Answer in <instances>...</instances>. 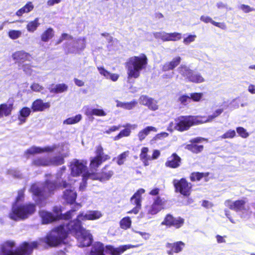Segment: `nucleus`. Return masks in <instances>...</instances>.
<instances>
[{"label":"nucleus","mask_w":255,"mask_h":255,"mask_svg":"<svg viewBox=\"0 0 255 255\" xmlns=\"http://www.w3.org/2000/svg\"><path fill=\"white\" fill-rule=\"evenodd\" d=\"M14 246L13 241H7L4 242L0 246V255H31L33 250L38 247L39 243L37 241L30 243L23 242L14 251L11 250Z\"/></svg>","instance_id":"1"},{"label":"nucleus","mask_w":255,"mask_h":255,"mask_svg":"<svg viewBox=\"0 0 255 255\" xmlns=\"http://www.w3.org/2000/svg\"><path fill=\"white\" fill-rule=\"evenodd\" d=\"M147 64L148 58L144 53L129 58L125 63L128 79L138 78L141 71L146 68Z\"/></svg>","instance_id":"2"},{"label":"nucleus","mask_w":255,"mask_h":255,"mask_svg":"<svg viewBox=\"0 0 255 255\" xmlns=\"http://www.w3.org/2000/svg\"><path fill=\"white\" fill-rule=\"evenodd\" d=\"M199 116H180L174 119V123L169 124L168 130L183 132L189 130L192 127L202 124Z\"/></svg>","instance_id":"3"},{"label":"nucleus","mask_w":255,"mask_h":255,"mask_svg":"<svg viewBox=\"0 0 255 255\" xmlns=\"http://www.w3.org/2000/svg\"><path fill=\"white\" fill-rule=\"evenodd\" d=\"M35 211V207L33 204L28 203L20 205L14 204L12 207L8 217L14 221L23 220L34 213Z\"/></svg>","instance_id":"4"},{"label":"nucleus","mask_w":255,"mask_h":255,"mask_svg":"<svg viewBox=\"0 0 255 255\" xmlns=\"http://www.w3.org/2000/svg\"><path fill=\"white\" fill-rule=\"evenodd\" d=\"M60 225L54 228L52 233L45 236L44 239V243L50 247H56L64 243L67 238V234L63 230Z\"/></svg>","instance_id":"5"},{"label":"nucleus","mask_w":255,"mask_h":255,"mask_svg":"<svg viewBox=\"0 0 255 255\" xmlns=\"http://www.w3.org/2000/svg\"><path fill=\"white\" fill-rule=\"evenodd\" d=\"M95 153L96 156L91 157L90 158L89 167L91 170L97 171L102 163L110 159L111 157L104 153V148L101 144L96 147Z\"/></svg>","instance_id":"6"},{"label":"nucleus","mask_w":255,"mask_h":255,"mask_svg":"<svg viewBox=\"0 0 255 255\" xmlns=\"http://www.w3.org/2000/svg\"><path fill=\"white\" fill-rule=\"evenodd\" d=\"M62 227L63 231L67 234L68 238L70 233L74 234L76 236L79 235L81 233L85 232L86 230L82 226V221L77 216L76 218L71 220L67 224L60 225Z\"/></svg>","instance_id":"7"},{"label":"nucleus","mask_w":255,"mask_h":255,"mask_svg":"<svg viewBox=\"0 0 255 255\" xmlns=\"http://www.w3.org/2000/svg\"><path fill=\"white\" fill-rule=\"evenodd\" d=\"M173 184L175 192L179 193L185 197H188L191 194L192 185L185 178H182L180 180L174 179Z\"/></svg>","instance_id":"8"},{"label":"nucleus","mask_w":255,"mask_h":255,"mask_svg":"<svg viewBox=\"0 0 255 255\" xmlns=\"http://www.w3.org/2000/svg\"><path fill=\"white\" fill-rule=\"evenodd\" d=\"M184 224V219L181 217H174L170 214H167L161 225L168 228L174 227L175 229L181 228Z\"/></svg>","instance_id":"9"},{"label":"nucleus","mask_w":255,"mask_h":255,"mask_svg":"<svg viewBox=\"0 0 255 255\" xmlns=\"http://www.w3.org/2000/svg\"><path fill=\"white\" fill-rule=\"evenodd\" d=\"M142 245V244L137 245H121L117 248L114 247L111 245H106L105 246V253L110 255H121L124 252L128 249L132 248H138Z\"/></svg>","instance_id":"10"},{"label":"nucleus","mask_w":255,"mask_h":255,"mask_svg":"<svg viewBox=\"0 0 255 255\" xmlns=\"http://www.w3.org/2000/svg\"><path fill=\"white\" fill-rule=\"evenodd\" d=\"M144 192L145 190L144 189L140 188L138 189L130 198L131 203L135 206L132 210L128 211V213H134L136 214L138 213L141 207V195Z\"/></svg>","instance_id":"11"},{"label":"nucleus","mask_w":255,"mask_h":255,"mask_svg":"<svg viewBox=\"0 0 255 255\" xmlns=\"http://www.w3.org/2000/svg\"><path fill=\"white\" fill-rule=\"evenodd\" d=\"M114 173V168L110 167L109 164H107L102 168L99 173L96 174V177L93 179L104 182L110 180Z\"/></svg>","instance_id":"12"},{"label":"nucleus","mask_w":255,"mask_h":255,"mask_svg":"<svg viewBox=\"0 0 255 255\" xmlns=\"http://www.w3.org/2000/svg\"><path fill=\"white\" fill-rule=\"evenodd\" d=\"M166 200L160 196H157L154 200L148 213L151 215H155L164 208Z\"/></svg>","instance_id":"13"},{"label":"nucleus","mask_w":255,"mask_h":255,"mask_svg":"<svg viewBox=\"0 0 255 255\" xmlns=\"http://www.w3.org/2000/svg\"><path fill=\"white\" fill-rule=\"evenodd\" d=\"M225 205L230 210L237 212L245 210L246 201L244 200H237L232 202L231 200L228 199L225 202Z\"/></svg>","instance_id":"14"},{"label":"nucleus","mask_w":255,"mask_h":255,"mask_svg":"<svg viewBox=\"0 0 255 255\" xmlns=\"http://www.w3.org/2000/svg\"><path fill=\"white\" fill-rule=\"evenodd\" d=\"M50 107L49 102H43L42 99H37L32 102L31 109L33 112H43L49 109Z\"/></svg>","instance_id":"15"},{"label":"nucleus","mask_w":255,"mask_h":255,"mask_svg":"<svg viewBox=\"0 0 255 255\" xmlns=\"http://www.w3.org/2000/svg\"><path fill=\"white\" fill-rule=\"evenodd\" d=\"M181 158L176 153H173L165 163L166 167L170 168H177L181 165Z\"/></svg>","instance_id":"16"},{"label":"nucleus","mask_w":255,"mask_h":255,"mask_svg":"<svg viewBox=\"0 0 255 255\" xmlns=\"http://www.w3.org/2000/svg\"><path fill=\"white\" fill-rule=\"evenodd\" d=\"M185 244L182 241H178L174 243H167L166 247L169 249L167 253L169 255H173L181 252L185 247Z\"/></svg>","instance_id":"17"},{"label":"nucleus","mask_w":255,"mask_h":255,"mask_svg":"<svg viewBox=\"0 0 255 255\" xmlns=\"http://www.w3.org/2000/svg\"><path fill=\"white\" fill-rule=\"evenodd\" d=\"M78 218L81 220L82 221L86 220H95L99 219L102 217V214L100 212L95 210H90L87 211L86 214L84 212H80L78 215Z\"/></svg>","instance_id":"18"},{"label":"nucleus","mask_w":255,"mask_h":255,"mask_svg":"<svg viewBox=\"0 0 255 255\" xmlns=\"http://www.w3.org/2000/svg\"><path fill=\"white\" fill-rule=\"evenodd\" d=\"M139 100L142 105L146 106L151 111H156L158 109L157 101L152 98L146 95H142L140 97Z\"/></svg>","instance_id":"19"},{"label":"nucleus","mask_w":255,"mask_h":255,"mask_svg":"<svg viewBox=\"0 0 255 255\" xmlns=\"http://www.w3.org/2000/svg\"><path fill=\"white\" fill-rule=\"evenodd\" d=\"M71 174L74 177L80 176L86 169V166L77 160L71 165Z\"/></svg>","instance_id":"20"},{"label":"nucleus","mask_w":255,"mask_h":255,"mask_svg":"<svg viewBox=\"0 0 255 255\" xmlns=\"http://www.w3.org/2000/svg\"><path fill=\"white\" fill-rule=\"evenodd\" d=\"M122 127L125 128L121 130L117 135L113 137L114 140H118L124 137L129 136L131 133V129H134L136 128L137 125L127 124Z\"/></svg>","instance_id":"21"},{"label":"nucleus","mask_w":255,"mask_h":255,"mask_svg":"<svg viewBox=\"0 0 255 255\" xmlns=\"http://www.w3.org/2000/svg\"><path fill=\"white\" fill-rule=\"evenodd\" d=\"M79 236H80L79 238L80 247H88L91 245L92 243V236L87 230H85L84 233H81Z\"/></svg>","instance_id":"22"},{"label":"nucleus","mask_w":255,"mask_h":255,"mask_svg":"<svg viewBox=\"0 0 255 255\" xmlns=\"http://www.w3.org/2000/svg\"><path fill=\"white\" fill-rule=\"evenodd\" d=\"M31 190L33 194L40 200H45L49 197L44 185L42 187L33 186Z\"/></svg>","instance_id":"23"},{"label":"nucleus","mask_w":255,"mask_h":255,"mask_svg":"<svg viewBox=\"0 0 255 255\" xmlns=\"http://www.w3.org/2000/svg\"><path fill=\"white\" fill-rule=\"evenodd\" d=\"M13 60L18 62H24L26 61H30L31 58V55L24 51H17L12 55Z\"/></svg>","instance_id":"24"},{"label":"nucleus","mask_w":255,"mask_h":255,"mask_svg":"<svg viewBox=\"0 0 255 255\" xmlns=\"http://www.w3.org/2000/svg\"><path fill=\"white\" fill-rule=\"evenodd\" d=\"M43 185L49 196L53 194L56 190L59 189L56 181L47 179L44 181Z\"/></svg>","instance_id":"25"},{"label":"nucleus","mask_w":255,"mask_h":255,"mask_svg":"<svg viewBox=\"0 0 255 255\" xmlns=\"http://www.w3.org/2000/svg\"><path fill=\"white\" fill-rule=\"evenodd\" d=\"M181 60V58L180 56H176L173 58L171 61L164 63L162 65L161 69L164 72L173 70L179 65Z\"/></svg>","instance_id":"26"},{"label":"nucleus","mask_w":255,"mask_h":255,"mask_svg":"<svg viewBox=\"0 0 255 255\" xmlns=\"http://www.w3.org/2000/svg\"><path fill=\"white\" fill-rule=\"evenodd\" d=\"M13 109V103H2L0 104V118L8 117L11 114Z\"/></svg>","instance_id":"27"},{"label":"nucleus","mask_w":255,"mask_h":255,"mask_svg":"<svg viewBox=\"0 0 255 255\" xmlns=\"http://www.w3.org/2000/svg\"><path fill=\"white\" fill-rule=\"evenodd\" d=\"M39 215L43 224H48L56 221L54 215L51 212L42 210L39 211Z\"/></svg>","instance_id":"28"},{"label":"nucleus","mask_w":255,"mask_h":255,"mask_svg":"<svg viewBox=\"0 0 255 255\" xmlns=\"http://www.w3.org/2000/svg\"><path fill=\"white\" fill-rule=\"evenodd\" d=\"M63 197L67 204L72 205L75 202L77 193L73 190L66 189L64 191Z\"/></svg>","instance_id":"29"},{"label":"nucleus","mask_w":255,"mask_h":255,"mask_svg":"<svg viewBox=\"0 0 255 255\" xmlns=\"http://www.w3.org/2000/svg\"><path fill=\"white\" fill-rule=\"evenodd\" d=\"M157 131V129L155 127L153 126H147L138 132L137 134L138 140L140 141H142L146 138L150 132H155Z\"/></svg>","instance_id":"30"},{"label":"nucleus","mask_w":255,"mask_h":255,"mask_svg":"<svg viewBox=\"0 0 255 255\" xmlns=\"http://www.w3.org/2000/svg\"><path fill=\"white\" fill-rule=\"evenodd\" d=\"M84 114L87 117H92L93 116L104 117L107 115L106 113L103 109H91L89 107L86 108Z\"/></svg>","instance_id":"31"},{"label":"nucleus","mask_w":255,"mask_h":255,"mask_svg":"<svg viewBox=\"0 0 255 255\" xmlns=\"http://www.w3.org/2000/svg\"><path fill=\"white\" fill-rule=\"evenodd\" d=\"M223 109H218L216 110L213 114L208 116L207 117L206 116H199L200 121L202 122V124L211 122L216 118L219 117L223 112Z\"/></svg>","instance_id":"32"},{"label":"nucleus","mask_w":255,"mask_h":255,"mask_svg":"<svg viewBox=\"0 0 255 255\" xmlns=\"http://www.w3.org/2000/svg\"><path fill=\"white\" fill-rule=\"evenodd\" d=\"M31 112V109L27 107H23L19 110L18 119L20 122V124L24 123L26 122V118L29 116Z\"/></svg>","instance_id":"33"},{"label":"nucleus","mask_w":255,"mask_h":255,"mask_svg":"<svg viewBox=\"0 0 255 255\" xmlns=\"http://www.w3.org/2000/svg\"><path fill=\"white\" fill-rule=\"evenodd\" d=\"M192 69L185 65H181L178 68V73L184 78L186 81L188 80L191 74H192Z\"/></svg>","instance_id":"34"},{"label":"nucleus","mask_w":255,"mask_h":255,"mask_svg":"<svg viewBox=\"0 0 255 255\" xmlns=\"http://www.w3.org/2000/svg\"><path fill=\"white\" fill-rule=\"evenodd\" d=\"M161 38L163 41H177L181 38V34L178 32L164 33Z\"/></svg>","instance_id":"35"},{"label":"nucleus","mask_w":255,"mask_h":255,"mask_svg":"<svg viewBox=\"0 0 255 255\" xmlns=\"http://www.w3.org/2000/svg\"><path fill=\"white\" fill-rule=\"evenodd\" d=\"M149 149L147 147H143L141 149L139 154L140 159L142 161L145 166L149 164V161L150 160V156L148 155Z\"/></svg>","instance_id":"36"},{"label":"nucleus","mask_w":255,"mask_h":255,"mask_svg":"<svg viewBox=\"0 0 255 255\" xmlns=\"http://www.w3.org/2000/svg\"><path fill=\"white\" fill-rule=\"evenodd\" d=\"M33 8L34 5L32 4V2L28 1L25 5L16 12V15L19 17L21 16L24 13L30 12L33 9Z\"/></svg>","instance_id":"37"},{"label":"nucleus","mask_w":255,"mask_h":255,"mask_svg":"<svg viewBox=\"0 0 255 255\" xmlns=\"http://www.w3.org/2000/svg\"><path fill=\"white\" fill-rule=\"evenodd\" d=\"M54 36V31L52 28L49 27L41 34L40 38L43 42H47Z\"/></svg>","instance_id":"38"},{"label":"nucleus","mask_w":255,"mask_h":255,"mask_svg":"<svg viewBox=\"0 0 255 255\" xmlns=\"http://www.w3.org/2000/svg\"><path fill=\"white\" fill-rule=\"evenodd\" d=\"M67 90L68 86L64 83L56 84L54 87L49 89L50 92L54 94L61 93Z\"/></svg>","instance_id":"39"},{"label":"nucleus","mask_w":255,"mask_h":255,"mask_svg":"<svg viewBox=\"0 0 255 255\" xmlns=\"http://www.w3.org/2000/svg\"><path fill=\"white\" fill-rule=\"evenodd\" d=\"M185 148L192 153L198 154L203 150L204 146L191 142L186 145Z\"/></svg>","instance_id":"40"},{"label":"nucleus","mask_w":255,"mask_h":255,"mask_svg":"<svg viewBox=\"0 0 255 255\" xmlns=\"http://www.w3.org/2000/svg\"><path fill=\"white\" fill-rule=\"evenodd\" d=\"M187 81L194 83H201L204 82L205 79L200 74L195 73L193 71L192 74H191Z\"/></svg>","instance_id":"41"},{"label":"nucleus","mask_w":255,"mask_h":255,"mask_svg":"<svg viewBox=\"0 0 255 255\" xmlns=\"http://www.w3.org/2000/svg\"><path fill=\"white\" fill-rule=\"evenodd\" d=\"M105 247L102 243L95 246L91 251L90 255H105Z\"/></svg>","instance_id":"42"},{"label":"nucleus","mask_w":255,"mask_h":255,"mask_svg":"<svg viewBox=\"0 0 255 255\" xmlns=\"http://www.w3.org/2000/svg\"><path fill=\"white\" fill-rule=\"evenodd\" d=\"M32 164L36 166H47L50 165V161L44 157H38L34 159Z\"/></svg>","instance_id":"43"},{"label":"nucleus","mask_w":255,"mask_h":255,"mask_svg":"<svg viewBox=\"0 0 255 255\" xmlns=\"http://www.w3.org/2000/svg\"><path fill=\"white\" fill-rule=\"evenodd\" d=\"M39 25V18L36 17L33 20L30 21L27 23L26 28L28 31L33 32L37 29Z\"/></svg>","instance_id":"44"},{"label":"nucleus","mask_w":255,"mask_h":255,"mask_svg":"<svg viewBox=\"0 0 255 255\" xmlns=\"http://www.w3.org/2000/svg\"><path fill=\"white\" fill-rule=\"evenodd\" d=\"M208 175V173H203L199 172H193L190 174V179L192 182L199 181L203 177Z\"/></svg>","instance_id":"45"},{"label":"nucleus","mask_w":255,"mask_h":255,"mask_svg":"<svg viewBox=\"0 0 255 255\" xmlns=\"http://www.w3.org/2000/svg\"><path fill=\"white\" fill-rule=\"evenodd\" d=\"M81 114L76 115L74 117H70L64 121L63 123L66 125H73L78 123L82 120Z\"/></svg>","instance_id":"46"},{"label":"nucleus","mask_w":255,"mask_h":255,"mask_svg":"<svg viewBox=\"0 0 255 255\" xmlns=\"http://www.w3.org/2000/svg\"><path fill=\"white\" fill-rule=\"evenodd\" d=\"M129 154V151L127 150L119 154L117 157L113 158V160H116V162L119 165H123L126 160L127 156Z\"/></svg>","instance_id":"47"},{"label":"nucleus","mask_w":255,"mask_h":255,"mask_svg":"<svg viewBox=\"0 0 255 255\" xmlns=\"http://www.w3.org/2000/svg\"><path fill=\"white\" fill-rule=\"evenodd\" d=\"M120 227L122 229L127 230L130 228L131 221L129 217L123 218L120 222Z\"/></svg>","instance_id":"48"},{"label":"nucleus","mask_w":255,"mask_h":255,"mask_svg":"<svg viewBox=\"0 0 255 255\" xmlns=\"http://www.w3.org/2000/svg\"><path fill=\"white\" fill-rule=\"evenodd\" d=\"M64 163V157L61 156H56L50 161V164L58 166L63 164Z\"/></svg>","instance_id":"49"},{"label":"nucleus","mask_w":255,"mask_h":255,"mask_svg":"<svg viewBox=\"0 0 255 255\" xmlns=\"http://www.w3.org/2000/svg\"><path fill=\"white\" fill-rule=\"evenodd\" d=\"M236 133L235 130L230 129L220 136L221 139L233 138L236 136Z\"/></svg>","instance_id":"50"},{"label":"nucleus","mask_w":255,"mask_h":255,"mask_svg":"<svg viewBox=\"0 0 255 255\" xmlns=\"http://www.w3.org/2000/svg\"><path fill=\"white\" fill-rule=\"evenodd\" d=\"M117 107H121L126 109L130 110L134 107V104L131 102L123 103L119 101H117Z\"/></svg>","instance_id":"51"},{"label":"nucleus","mask_w":255,"mask_h":255,"mask_svg":"<svg viewBox=\"0 0 255 255\" xmlns=\"http://www.w3.org/2000/svg\"><path fill=\"white\" fill-rule=\"evenodd\" d=\"M21 35V32L20 30H10L8 32L9 37L12 39H16L19 37Z\"/></svg>","instance_id":"52"},{"label":"nucleus","mask_w":255,"mask_h":255,"mask_svg":"<svg viewBox=\"0 0 255 255\" xmlns=\"http://www.w3.org/2000/svg\"><path fill=\"white\" fill-rule=\"evenodd\" d=\"M24 191L25 188L21 189L17 191V195L15 198L14 204L23 200L24 198Z\"/></svg>","instance_id":"53"},{"label":"nucleus","mask_w":255,"mask_h":255,"mask_svg":"<svg viewBox=\"0 0 255 255\" xmlns=\"http://www.w3.org/2000/svg\"><path fill=\"white\" fill-rule=\"evenodd\" d=\"M203 96L202 93H192L190 94V100L196 102H199Z\"/></svg>","instance_id":"54"},{"label":"nucleus","mask_w":255,"mask_h":255,"mask_svg":"<svg viewBox=\"0 0 255 255\" xmlns=\"http://www.w3.org/2000/svg\"><path fill=\"white\" fill-rule=\"evenodd\" d=\"M237 131L238 133L239 134L240 136H241L243 138H247L249 136V134L247 131L246 129L241 127H239L237 128H236Z\"/></svg>","instance_id":"55"},{"label":"nucleus","mask_w":255,"mask_h":255,"mask_svg":"<svg viewBox=\"0 0 255 255\" xmlns=\"http://www.w3.org/2000/svg\"><path fill=\"white\" fill-rule=\"evenodd\" d=\"M178 101L182 105H186L190 102V97L186 95H181L179 97Z\"/></svg>","instance_id":"56"},{"label":"nucleus","mask_w":255,"mask_h":255,"mask_svg":"<svg viewBox=\"0 0 255 255\" xmlns=\"http://www.w3.org/2000/svg\"><path fill=\"white\" fill-rule=\"evenodd\" d=\"M58 147L57 144H53L52 146H47L42 147V152H52Z\"/></svg>","instance_id":"57"},{"label":"nucleus","mask_w":255,"mask_h":255,"mask_svg":"<svg viewBox=\"0 0 255 255\" xmlns=\"http://www.w3.org/2000/svg\"><path fill=\"white\" fill-rule=\"evenodd\" d=\"M53 211L55 213L54 217L56 220H60L59 218L61 217L62 215L61 208L57 206L54 207Z\"/></svg>","instance_id":"58"},{"label":"nucleus","mask_w":255,"mask_h":255,"mask_svg":"<svg viewBox=\"0 0 255 255\" xmlns=\"http://www.w3.org/2000/svg\"><path fill=\"white\" fill-rule=\"evenodd\" d=\"M58 182L59 189L66 188L68 187L71 186V183L69 182V180L62 179L61 181H59Z\"/></svg>","instance_id":"59"},{"label":"nucleus","mask_w":255,"mask_h":255,"mask_svg":"<svg viewBox=\"0 0 255 255\" xmlns=\"http://www.w3.org/2000/svg\"><path fill=\"white\" fill-rule=\"evenodd\" d=\"M122 127L120 125L113 126L104 131L105 133L110 134L112 132L118 131Z\"/></svg>","instance_id":"60"},{"label":"nucleus","mask_w":255,"mask_h":255,"mask_svg":"<svg viewBox=\"0 0 255 255\" xmlns=\"http://www.w3.org/2000/svg\"><path fill=\"white\" fill-rule=\"evenodd\" d=\"M30 88L32 91L35 92H40L43 89V87L42 86L36 83H32Z\"/></svg>","instance_id":"61"},{"label":"nucleus","mask_w":255,"mask_h":255,"mask_svg":"<svg viewBox=\"0 0 255 255\" xmlns=\"http://www.w3.org/2000/svg\"><path fill=\"white\" fill-rule=\"evenodd\" d=\"M98 69L100 72V73L106 77L107 78H109L110 72L108 71L106 69L104 68L103 67H98Z\"/></svg>","instance_id":"62"},{"label":"nucleus","mask_w":255,"mask_h":255,"mask_svg":"<svg viewBox=\"0 0 255 255\" xmlns=\"http://www.w3.org/2000/svg\"><path fill=\"white\" fill-rule=\"evenodd\" d=\"M71 211H68L65 214H62L61 217H60V220H68L72 218V214L70 212Z\"/></svg>","instance_id":"63"},{"label":"nucleus","mask_w":255,"mask_h":255,"mask_svg":"<svg viewBox=\"0 0 255 255\" xmlns=\"http://www.w3.org/2000/svg\"><path fill=\"white\" fill-rule=\"evenodd\" d=\"M200 20L202 22L208 23H211L212 24V22L214 21V20L212 19V18L209 16H205V15H202L200 17Z\"/></svg>","instance_id":"64"}]
</instances>
